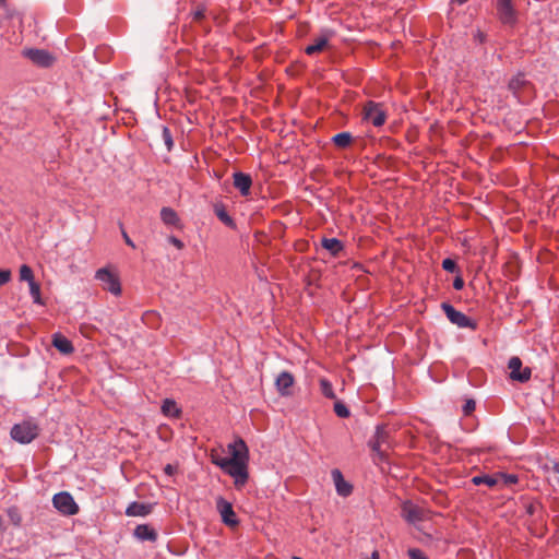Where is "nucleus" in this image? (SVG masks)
Listing matches in <instances>:
<instances>
[{
  "instance_id": "f704fd0d",
  "label": "nucleus",
  "mask_w": 559,
  "mask_h": 559,
  "mask_svg": "<svg viewBox=\"0 0 559 559\" xmlns=\"http://www.w3.org/2000/svg\"><path fill=\"white\" fill-rule=\"evenodd\" d=\"M408 556L411 559H428L426 554L418 548L408 549Z\"/></svg>"
},
{
  "instance_id": "6e6552de",
  "label": "nucleus",
  "mask_w": 559,
  "mask_h": 559,
  "mask_svg": "<svg viewBox=\"0 0 559 559\" xmlns=\"http://www.w3.org/2000/svg\"><path fill=\"white\" fill-rule=\"evenodd\" d=\"M96 280L103 283V288L115 296L121 295V283L116 273L108 267H102L96 271Z\"/></svg>"
},
{
  "instance_id": "f3484780",
  "label": "nucleus",
  "mask_w": 559,
  "mask_h": 559,
  "mask_svg": "<svg viewBox=\"0 0 559 559\" xmlns=\"http://www.w3.org/2000/svg\"><path fill=\"white\" fill-rule=\"evenodd\" d=\"M134 536L140 540L156 542L158 534L148 524H140L134 530Z\"/></svg>"
},
{
  "instance_id": "0eeeda50",
  "label": "nucleus",
  "mask_w": 559,
  "mask_h": 559,
  "mask_svg": "<svg viewBox=\"0 0 559 559\" xmlns=\"http://www.w3.org/2000/svg\"><path fill=\"white\" fill-rule=\"evenodd\" d=\"M508 88L520 102H526L531 96L532 84L524 73H518L509 81Z\"/></svg>"
},
{
  "instance_id": "49530a36",
  "label": "nucleus",
  "mask_w": 559,
  "mask_h": 559,
  "mask_svg": "<svg viewBox=\"0 0 559 559\" xmlns=\"http://www.w3.org/2000/svg\"><path fill=\"white\" fill-rule=\"evenodd\" d=\"M527 512H528L530 514H533V512H534V508H533V506H530V507H528Z\"/></svg>"
},
{
  "instance_id": "58836bf2",
  "label": "nucleus",
  "mask_w": 559,
  "mask_h": 559,
  "mask_svg": "<svg viewBox=\"0 0 559 559\" xmlns=\"http://www.w3.org/2000/svg\"><path fill=\"white\" fill-rule=\"evenodd\" d=\"M120 229H121V235L123 237V240L126 242L127 246L131 247L132 249L135 248V245L134 242L131 240V238L129 237V235L127 234V231L124 230L123 228V225L120 223Z\"/></svg>"
},
{
  "instance_id": "c9c22d12",
  "label": "nucleus",
  "mask_w": 559,
  "mask_h": 559,
  "mask_svg": "<svg viewBox=\"0 0 559 559\" xmlns=\"http://www.w3.org/2000/svg\"><path fill=\"white\" fill-rule=\"evenodd\" d=\"M476 403L474 400H466L465 404L463 405V413L465 416L472 415V413L475 411Z\"/></svg>"
},
{
  "instance_id": "4c0bfd02",
  "label": "nucleus",
  "mask_w": 559,
  "mask_h": 559,
  "mask_svg": "<svg viewBox=\"0 0 559 559\" xmlns=\"http://www.w3.org/2000/svg\"><path fill=\"white\" fill-rule=\"evenodd\" d=\"M11 280L10 270H0V286L7 284Z\"/></svg>"
},
{
  "instance_id": "b1692460",
  "label": "nucleus",
  "mask_w": 559,
  "mask_h": 559,
  "mask_svg": "<svg viewBox=\"0 0 559 559\" xmlns=\"http://www.w3.org/2000/svg\"><path fill=\"white\" fill-rule=\"evenodd\" d=\"M214 213L217 218L230 228H236L234 218L227 213L225 206L221 203L214 205Z\"/></svg>"
},
{
  "instance_id": "de8ad7c7",
  "label": "nucleus",
  "mask_w": 559,
  "mask_h": 559,
  "mask_svg": "<svg viewBox=\"0 0 559 559\" xmlns=\"http://www.w3.org/2000/svg\"><path fill=\"white\" fill-rule=\"evenodd\" d=\"M7 0H0V5H3Z\"/></svg>"
},
{
  "instance_id": "1a4fd4ad",
  "label": "nucleus",
  "mask_w": 559,
  "mask_h": 559,
  "mask_svg": "<svg viewBox=\"0 0 559 559\" xmlns=\"http://www.w3.org/2000/svg\"><path fill=\"white\" fill-rule=\"evenodd\" d=\"M52 504L63 515H74L80 510L73 497L67 491L56 493L52 498Z\"/></svg>"
},
{
  "instance_id": "aec40b11",
  "label": "nucleus",
  "mask_w": 559,
  "mask_h": 559,
  "mask_svg": "<svg viewBox=\"0 0 559 559\" xmlns=\"http://www.w3.org/2000/svg\"><path fill=\"white\" fill-rule=\"evenodd\" d=\"M163 415L171 418H180L182 415L181 408L171 399H165L162 404Z\"/></svg>"
},
{
  "instance_id": "2eb2a0df",
  "label": "nucleus",
  "mask_w": 559,
  "mask_h": 559,
  "mask_svg": "<svg viewBox=\"0 0 559 559\" xmlns=\"http://www.w3.org/2000/svg\"><path fill=\"white\" fill-rule=\"evenodd\" d=\"M335 484L336 492L342 497H348L353 492V486L344 479L342 472L337 468L331 472Z\"/></svg>"
},
{
  "instance_id": "473e14b6",
  "label": "nucleus",
  "mask_w": 559,
  "mask_h": 559,
  "mask_svg": "<svg viewBox=\"0 0 559 559\" xmlns=\"http://www.w3.org/2000/svg\"><path fill=\"white\" fill-rule=\"evenodd\" d=\"M334 412L341 418H347L350 415L347 406L340 401L334 404Z\"/></svg>"
},
{
  "instance_id": "a878e982",
  "label": "nucleus",
  "mask_w": 559,
  "mask_h": 559,
  "mask_svg": "<svg viewBox=\"0 0 559 559\" xmlns=\"http://www.w3.org/2000/svg\"><path fill=\"white\" fill-rule=\"evenodd\" d=\"M142 321L147 326H150L152 329H157L160 325L162 319H160V316L158 312L150 310V311H145L143 313Z\"/></svg>"
},
{
  "instance_id": "a19ab883",
  "label": "nucleus",
  "mask_w": 559,
  "mask_h": 559,
  "mask_svg": "<svg viewBox=\"0 0 559 559\" xmlns=\"http://www.w3.org/2000/svg\"><path fill=\"white\" fill-rule=\"evenodd\" d=\"M453 287L456 290H461L464 287V280L461 275H457L453 281Z\"/></svg>"
},
{
  "instance_id": "5701e85b",
  "label": "nucleus",
  "mask_w": 559,
  "mask_h": 559,
  "mask_svg": "<svg viewBox=\"0 0 559 559\" xmlns=\"http://www.w3.org/2000/svg\"><path fill=\"white\" fill-rule=\"evenodd\" d=\"M471 481L475 486L486 485L489 488L499 487L497 473L492 474V475H489V474L476 475V476L472 477Z\"/></svg>"
},
{
  "instance_id": "7ed1b4c3",
  "label": "nucleus",
  "mask_w": 559,
  "mask_h": 559,
  "mask_svg": "<svg viewBox=\"0 0 559 559\" xmlns=\"http://www.w3.org/2000/svg\"><path fill=\"white\" fill-rule=\"evenodd\" d=\"M40 428L33 420H24L20 424H15L11 428V437L14 441L26 444L31 443L34 439L39 436Z\"/></svg>"
},
{
  "instance_id": "2f4dec72",
  "label": "nucleus",
  "mask_w": 559,
  "mask_h": 559,
  "mask_svg": "<svg viewBox=\"0 0 559 559\" xmlns=\"http://www.w3.org/2000/svg\"><path fill=\"white\" fill-rule=\"evenodd\" d=\"M20 280L21 281H26L28 283H32L34 282V273H33V270L26 265V264H23L21 267H20Z\"/></svg>"
},
{
  "instance_id": "37998d69",
  "label": "nucleus",
  "mask_w": 559,
  "mask_h": 559,
  "mask_svg": "<svg viewBox=\"0 0 559 559\" xmlns=\"http://www.w3.org/2000/svg\"><path fill=\"white\" fill-rule=\"evenodd\" d=\"M164 473L168 476H173L176 473V467L171 464H167L164 467Z\"/></svg>"
},
{
  "instance_id": "e433bc0d",
  "label": "nucleus",
  "mask_w": 559,
  "mask_h": 559,
  "mask_svg": "<svg viewBox=\"0 0 559 559\" xmlns=\"http://www.w3.org/2000/svg\"><path fill=\"white\" fill-rule=\"evenodd\" d=\"M205 17V9L203 7H198L193 12V21L201 22Z\"/></svg>"
},
{
  "instance_id": "20e7f679",
  "label": "nucleus",
  "mask_w": 559,
  "mask_h": 559,
  "mask_svg": "<svg viewBox=\"0 0 559 559\" xmlns=\"http://www.w3.org/2000/svg\"><path fill=\"white\" fill-rule=\"evenodd\" d=\"M361 115L365 121L372 123L377 128L382 127L388 117L384 105L373 100H368L364 104Z\"/></svg>"
},
{
  "instance_id": "8fccbe9b",
  "label": "nucleus",
  "mask_w": 559,
  "mask_h": 559,
  "mask_svg": "<svg viewBox=\"0 0 559 559\" xmlns=\"http://www.w3.org/2000/svg\"><path fill=\"white\" fill-rule=\"evenodd\" d=\"M294 559H302V558H299V557H294Z\"/></svg>"
},
{
  "instance_id": "a211bd4d",
  "label": "nucleus",
  "mask_w": 559,
  "mask_h": 559,
  "mask_svg": "<svg viewBox=\"0 0 559 559\" xmlns=\"http://www.w3.org/2000/svg\"><path fill=\"white\" fill-rule=\"evenodd\" d=\"M152 512V506L134 501L126 510L128 516H146Z\"/></svg>"
},
{
  "instance_id": "7c9ffc66",
  "label": "nucleus",
  "mask_w": 559,
  "mask_h": 559,
  "mask_svg": "<svg viewBox=\"0 0 559 559\" xmlns=\"http://www.w3.org/2000/svg\"><path fill=\"white\" fill-rule=\"evenodd\" d=\"M28 285H29V293L34 299V302L43 305L41 295H40V285L38 283H36L35 281L32 283H28Z\"/></svg>"
},
{
  "instance_id": "c756f323",
  "label": "nucleus",
  "mask_w": 559,
  "mask_h": 559,
  "mask_svg": "<svg viewBox=\"0 0 559 559\" xmlns=\"http://www.w3.org/2000/svg\"><path fill=\"white\" fill-rule=\"evenodd\" d=\"M8 518L14 526H20L22 522V515L17 507H11L7 510Z\"/></svg>"
},
{
  "instance_id": "4468645a",
  "label": "nucleus",
  "mask_w": 559,
  "mask_h": 559,
  "mask_svg": "<svg viewBox=\"0 0 559 559\" xmlns=\"http://www.w3.org/2000/svg\"><path fill=\"white\" fill-rule=\"evenodd\" d=\"M294 384L295 378L288 371H282L275 380L276 390L282 396H290L293 394L292 388Z\"/></svg>"
},
{
  "instance_id": "423d86ee",
  "label": "nucleus",
  "mask_w": 559,
  "mask_h": 559,
  "mask_svg": "<svg viewBox=\"0 0 559 559\" xmlns=\"http://www.w3.org/2000/svg\"><path fill=\"white\" fill-rule=\"evenodd\" d=\"M441 309L443 310L444 314L449 319V321L459 328H468L473 331H475L478 326L477 322L463 312L456 310L452 305L449 302H442Z\"/></svg>"
},
{
  "instance_id": "c85d7f7f",
  "label": "nucleus",
  "mask_w": 559,
  "mask_h": 559,
  "mask_svg": "<svg viewBox=\"0 0 559 559\" xmlns=\"http://www.w3.org/2000/svg\"><path fill=\"white\" fill-rule=\"evenodd\" d=\"M320 390H321V393L326 399L334 400L336 397L333 386H332V383L328 379H324V378L320 379Z\"/></svg>"
},
{
  "instance_id": "6ab92c4d",
  "label": "nucleus",
  "mask_w": 559,
  "mask_h": 559,
  "mask_svg": "<svg viewBox=\"0 0 559 559\" xmlns=\"http://www.w3.org/2000/svg\"><path fill=\"white\" fill-rule=\"evenodd\" d=\"M52 345L62 354H72L74 347L72 343L61 333H56L52 336Z\"/></svg>"
},
{
  "instance_id": "412c9836",
  "label": "nucleus",
  "mask_w": 559,
  "mask_h": 559,
  "mask_svg": "<svg viewBox=\"0 0 559 559\" xmlns=\"http://www.w3.org/2000/svg\"><path fill=\"white\" fill-rule=\"evenodd\" d=\"M329 44V36L322 35L313 39V43L305 48V52L308 56H312L323 51Z\"/></svg>"
},
{
  "instance_id": "f8f14e48",
  "label": "nucleus",
  "mask_w": 559,
  "mask_h": 559,
  "mask_svg": "<svg viewBox=\"0 0 559 559\" xmlns=\"http://www.w3.org/2000/svg\"><path fill=\"white\" fill-rule=\"evenodd\" d=\"M216 508L222 516V521L224 524L230 527H235L239 524V521L230 502L226 501L224 498L221 497L216 501Z\"/></svg>"
},
{
  "instance_id": "cd10ccee",
  "label": "nucleus",
  "mask_w": 559,
  "mask_h": 559,
  "mask_svg": "<svg viewBox=\"0 0 559 559\" xmlns=\"http://www.w3.org/2000/svg\"><path fill=\"white\" fill-rule=\"evenodd\" d=\"M499 487H507L514 485L519 481V477L515 474L497 473Z\"/></svg>"
},
{
  "instance_id": "393cba45",
  "label": "nucleus",
  "mask_w": 559,
  "mask_h": 559,
  "mask_svg": "<svg viewBox=\"0 0 559 559\" xmlns=\"http://www.w3.org/2000/svg\"><path fill=\"white\" fill-rule=\"evenodd\" d=\"M160 218L164 222V224L170 225V226H178L179 222H180L179 216L176 213V211L173 210L171 207H167V206H165L160 210Z\"/></svg>"
},
{
  "instance_id": "f03ea898",
  "label": "nucleus",
  "mask_w": 559,
  "mask_h": 559,
  "mask_svg": "<svg viewBox=\"0 0 559 559\" xmlns=\"http://www.w3.org/2000/svg\"><path fill=\"white\" fill-rule=\"evenodd\" d=\"M368 444L380 462L386 461V450L391 448L390 433L386 427L378 426L374 436L369 440Z\"/></svg>"
},
{
  "instance_id": "4be33fe9",
  "label": "nucleus",
  "mask_w": 559,
  "mask_h": 559,
  "mask_svg": "<svg viewBox=\"0 0 559 559\" xmlns=\"http://www.w3.org/2000/svg\"><path fill=\"white\" fill-rule=\"evenodd\" d=\"M321 246L333 257H338L340 253L344 250L343 242L336 238H322Z\"/></svg>"
},
{
  "instance_id": "f257e3e1",
  "label": "nucleus",
  "mask_w": 559,
  "mask_h": 559,
  "mask_svg": "<svg viewBox=\"0 0 559 559\" xmlns=\"http://www.w3.org/2000/svg\"><path fill=\"white\" fill-rule=\"evenodd\" d=\"M228 450L230 457H213L212 462L219 466L226 474L234 477L237 487L243 486L249 478V449L246 442L241 438H238L228 445Z\"/></svg>"
},
{
  "instance_id": "a18cd8bd",
  "label": "nucleus",
  "mask_w": 559,
  "mask_h": 559,
  "mask_svg": "<svg viewBox=\"0 0 559 559\" xmlns=\"http://www.w3.org/2000/svg\"><path fill=\"white\" fill-rule=\"evenodd\" d=\"M371 559H379V552L378 551H373L372 555H371Z\"/></svg>"
},
{
  "instance_id": "ea45409f",
  "label": "nucleus",
  "mask_w": 559,
  "mask_h": 559,
  "mask_svg": "<svg viewBox=\"0 0 559 559\" xmlns=\"http://www.w3.org/2000/svg\"><path fill=\"white\" fill-rule=\"evenodd\" d=\"M168 241H169L171 245H174V246H175L177 249H179V250L183 249V247H185L183 242H182L180 239H178L177 237H175V236H170V237L168 238Z\"/></svg>"
},
{
  "instance_id": "c03bdc74",
  "label": "nucleus",
  "mask_w": 559,
  "mask_h": 559,
  "mask_svg": "<svg viewBox=\"0 0 559 559\" xmlns=\"http://www.w3.org/2000/svg\"><path fill=\"white\" fill-rule=\"evenodd\" d=\"M552 469H554V473L559 474V462L554 464Z\"/></svg>"
},
{
  "instance_id": "9b49d317",
  "label": "nucleus",
  "mask_w": 559,
  "mask_h": 559,
  "mask_svg": "<svg viewBox=\"0 0 559 559\" xmlns=\"http://www.w3.org/2000/svg\"><path fill=\"white\" fill-rule=\"evenodd\" d=\"M497 15L504 25H514L518 21V13L513 0H497Z\"/></svg>"
},
{
  "instance_id": "09e8293b",
  "label": "nucleus",
  "mask_w": 559,
  "mask_h": 559,
  "mask_svg": "<svg viewBox=\"0 0 559 559\" xmlns=\"http://www.w3.org/2000/svg\"><path fill=\"white\" fill-rule=\"evenodd\" d=\"M557 483L559 484V474H558V477H557Z\"/></svg>"
},
{
  "instance_id": "dca6fc26",
  "label": "nucleus",
  "mask_w": 559,
  "mask_h": 559,
  "mask_svg": "<svg viewBox=\"0 0 559 559\" xmlns=\"http://www.w3.org/2000/svg\"><path fill=\"white\" fill-rule=\"evenodd\" d=\"M234 187L239 190L242 197H248L250 194V189L252 186L251 176L241 171H237L234 174Z\"/></svg>"
},
{
  "instance_id": "39448f33",
  "label": "nucleus",
  "mask_w": 559,
  "mask_h": 559,
  "mask_svg": "<svg viewBox=\"0 0 559 559\" xmlns=\"http://www.w3.org/2000/svg\"><path fill=\"white\" fill-rule=\"evenodd\" d=\"M401 515L406 522L416 524L429 520L430 511L407 500L401 506Z\"/></svg>"
},
{
  "instance_id": "79ce46f5",
  "label": "nucleus",
  "mask_w": 559,
  "mask_h": 559,
  "mask_svg": "<svg viewBox=\"0 0 559 559\" xmlns=\"http://www.w3.org/2000/svg\"><path fill=\"white\" fill-rule=\"evenodd\" d=\"M163 135H164L165 142H166L168 148L170 150L173 146V139H171L170 132L167 128H164Z\"/></svg>"
},
{
  "instance_id": "9d476101",
  "label": "nucleus",
  "mask_w": 559,
  "mask_h": 559,
  "mask_svg": "<svg viewBox=\"0 0 559 559\" xmlns=\"http://www.w3.org/2000/svg\"><path fill=\"white\" fill-rule=\"evenodd\" d=\"M508 369L510 370V379L521 383L530 381L532 377V369L523 367L522 360L518 356L509 359Z\"/></svg>"
},
{
  "instance_id": "bb28decb",
  "label": "nucleus",
  "mask_w": 559,
  "mask_h": 559,
  "mask_svg": "<svg viewBox=\"0 0 559 559\" xmlns=\"http://www.w3.org/2000/svg\"><path fill=\"white\" fill-rule=\"evenodd\" d=\"M333 144L338 148H346L353 142V136L349 132H341L332 138Z\"/></svg>"
},
{
  "instance_id": "72a5a7b5",
  "label": "nucleus",
  "mask_w": 559,
  "mask_h": 559,
  "mask_svg": "<svg viewBox=\"0 0 559 559\" xmlns=\"http://www.w3.org/2000/svg\"><path fill=\"white\" fill-rule=\"evenodd\" d=\"M442 267L447 272L455 273L459 272L456 262L453 259L447 258L442 261Z\"/></svg>"
},
{
  "instance_id": "ddd939ff",
  "label": "nucleus",
  "mask_w": 559,
  "mask_h": 559,
  "mask_svg": "<svg viewBox=\"0 0 559 559\" xmlns=\"http://www.w3.org/2000/svg\"><path fill=\"white\" fill-rule=\"evenodd\" d=\"M23 55L39 67H49L53 62V57L43 49H26Z\"/></svg>"
}]
</instances>
